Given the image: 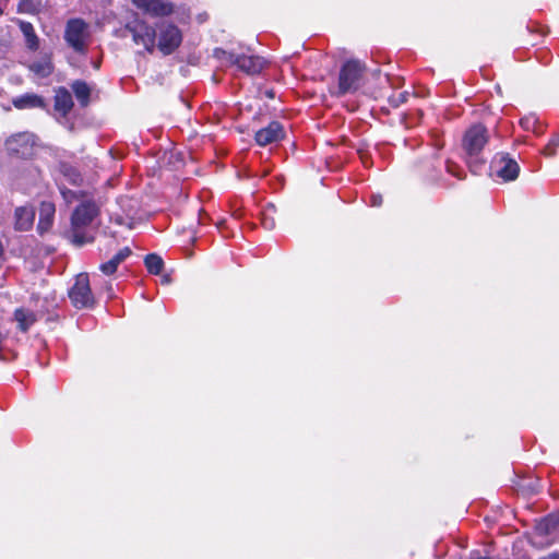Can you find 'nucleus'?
Returning a JSON list of instances; mask_svg holds the SVG:
<instances>
[{"label": "nucleus", "instance_id": "6ab92c4d", "mask_svg": "<svg viewBox=\"0 0 559 559\" xmlns=\"http://www.w3.org/2000/svg\"><path fill=\"white\" fill-rule=\"evenodd\" d=\"M14 318L17 326L22 332H27L28 329L36 322V314L28 309L19 308L14 311Z\"/></svg>", "mask_w": 559, "mask_h": 559}, {"label": "nucleus", "instance_id": "4c0bfd02", "mask_svg": "<svg viewBox=\"0 0 559 559\" xmlns=\"http://www.w3.org/2000/svg\"><path fill=\"white\" fill-rule=\"evenodd\" d=\"M267 96L273 97V93L272 92L267 93Z\"/></svg>", "mask_w": 559, "mask_h": 559}, {"label": "nucleus", "instance_id": "f8f14e48", "mask_svg": "<svg viewBox=\"0 0 559 559\" xmlns=\"http://www.w3.org/2000/svg\"><path fill=\"white\" fill-rule=\"evenodd\" d=\"M55 204L49 201H43L39 206V219L37 229L40 234L46 233L50 229L55 217Z\"/></svg>", "mask_w": 559, "mask_h": 559}, {"label": "nucleus", "instance_id": "2eb2a0df", "mask_svg": "<svg viewBox=\"0 0 559 559\" xmlns=\"http://www.w3.org/2000/svg\"><path fill=\"white\" fill-rule=\"evenodd\" d=\"M132 251L129 247H124L122 249H120L110 260H108L107 262L105 263H102L99 265V270L105 274V275H111L114 274L118 266L127 259L131 255Z\"/></svg>", "mask_w": 559, "mask_h": 559}, {"label": "nucleus", "instance_id": "ddd939ff", "mask_svg": "<svg viewBox=\"0 0 559 559\" xmlns=\"http://www.w3.org/2000/svg\"><path fill=\"white\" fill-rule=\"evenodd\" d=\"M236 66L248 74H257L263 69L264 60L258 56L240 55L236 60Z\"/></svg>", "mask_w": 559, "mask_h": 559}, {"label": "nucleus", "instance_id": "473e14b6", "mask_svg": "<svg viewBox=\"0 0 559 559\" xmlns=\"http://www.w3.org/2000/svg\"><path fill=\"white\" fill-rule=\"evenodd\" d=\"M447 169L450 174H452L453 176L457 177L459 179H462V176L456 171L457 169V166L453 163H448L447 165Z\"/></svg>", "mask_w": 559, "mask_h": 559}, {"label": "nucleus", "instance_id": "cd10ccee", "mask_svg": "<svg viewBox=\"0 0 559 559\" xmlns=\"http://www.w3.org/2000/svg\"><path fill=\"white\" fill-rule=\"evenodd\" d=\"M559 146V134H555L554 138L549 141L546 147L543 150V154L546 156H554L555 148Z\"/></svg>", "mask_w": 559, "mask_h": 559}, {"label": "nucleus", "instance_id": "a878e982", "mask_svg": "<svg viewBox=\"0 0 559 559\" xmlns=\"http://www.w3.org/2000/svg\"><path fill=\"white\" fill-rule=\"evenodd\" d=\"M214 57L225 64L236 66V60L239 58L240 55H236L230 51H226L222 48H215L213 52Z\"/></svg>", "mask_w": 559, "mask_h": 559}, {"label": "nucleus", "instance_id": "6e6552de", "mask_svg": "<svg viewBox=\"0 0 559 559\" xmlns=\"http://www.w3.org/2000/svg\"><path fill=\"white\" fill-rule=\"evenodd\" d=\"M69 297L75 308H88L94 305V296L90 287L87 274L76 276L75 284L69 292Z\"/></svg>", "mask_w": 559, "mask_h": 559}, {"label": "nucleus", "instance_id": "f3484780", "mask_svg": "<svg viewBox=\"0 0 559 559\" xmlns=\"http://www.w3.org/2000/svg\"><path fill=\"white\" fill-rule=\"evenodd\" d=\"M19 27L25 38L26 47L33 51L37 50L39 47V38L35 33L33 24L26 21H20Z\"/></svg>", "mask_w": 559, "mask_h": 559}, {"label": "nucleus", "instance_id": "c756f323", "mask_svg": "<svg viewBox=\"0 0 559 559\" xmlns=\"http://www.w3.org/2000/svg\"><path fill=\"white\" fill-rule=\"evenodd\" d=\"M520 123L524 130L538 132L536 129L537 120L533 116L521 119Z\"/></svg>", "mask_w": 559, "mask_h": 559}, {"label": "nucleus", "instance_id": "9d476101", "mask_svg": "<svg viewBox=\"0 0 559 559\" xmlns=\"http://www.w3.org/2000/svg\"><path fill=\"white\" fill-rule=\"evenodd\" d=\"M133 4L152 16H167L173 13L174 4L168 0H133Z\"/></svg>", "mask_w": 559, "mask_h": 559}, {"label": "nucleus", "instance_id": "b1692460", "mask_svg": "<svg viewBox=\"0 0 559 559\" xmlns=\"http://www.w3.org/2000/svg\"><path fill=\"white\" fill-rule=\"evenodd\" d=\"M147 271L154 275H158L164 269L163 259L156 253H150L144 259Z\"/></svg>", "mask_w": 559, "mask_h": 559}, {"label": "nucleus", "instance_id": "e433bc0d", "mask_svg": "<svg viewBox=\"0 0 559 559\" xmlns=\"http://www.w3.org/2000/svg\"><path fill=\"white\" fill-rule=\"evenodd\" d=\"M163 283H169V277L168 276H164L163 277Z\"/></svg>", "mask_w": 559, "mask_h": 559}, {"label": "nucleus", "instance_id": "1a4fd4ad", "mask_svg": "<svg viewBox=\"0 0 559 559\" xmlns=\"http://www.w3.org/2000/svg\"><path fill=\"white\" fill-rule=\"evenodd\" d=\"M181 41L182 35L176 25L163 23L159 26L157 47L163 55L167 56L173 53L180 46Z\"/></svg>", "mask_w": 559, "mask_h": 559}, {"label": "nucleus", "instance_id": "a211bd4d", "mask_svg": "<svg viewBox=\"0 0 559 559\" xmlns=\"http://www.w3.org/2000/svg\"><path fill=\"white\" fill-rule=\"evenodd\" d=\"M537 530L547 536H551L554 538L559 536V513L549 514L546 516L543 522L538 525Z\"/></svg>", "mask_w": 559, "mask_h": 559}, {"label": "nucleus", "instance_id": "7ed1b4c3", "mask_svg": "<svg viewBox=\"0 0 559 559\" xmlns=\"http://www.w3.org/2000/svg\"><path fill=\"white\" fill-rule=\"evenodd\" d=\"M365 71V66L358 60L346 61L338 74L336 96H343L356 92L360 86V81Z\"/></svg>", "mask_w": 559, "mask_h": 559}, {"label": "nucleus", "instance_id": "412c9836", "mask_svg": "<svg viewBox=\"0 0 559 559\" xmlns=\"http://www.w3.org/2000/svg\"><path fill=\"white\" fill-rule=\"evenodd\" d=\"M13 105L17 109L44 107L45 103L43 97L36 94H25L13 99Z\"/></svg>", "mask_w": 559, "mask_h": 559}, {"label": "nucleus", "instance_id": "4468645a", "mask_svg": "<svg viewBox=\"0 0 559 559\" xmlns=\"http://www.w3.org/2000/svg\"><path fill=\"white\" fill-rule=\"evenodd\" d=\"M15 229L25 231L33 226L35 218V212L32 207L20 206L15 210Z\"/></svg>", "mask_w": 559, "mask_h": 559}, {"label": "nucleus", "instance_id": "20e7f679", "mask_svg": "<svg viewBox=\"0 0 559 559\" xmlns=\"http://www.w3.org/2000/svg\"><path fill=\"white\" fill-rule=\"evenodd\" d=\"M64 40L75 52L84 55L90 39L88 24L82 19H71L66 24Z\"/></svg>", "mask_w": 559, "mask_h": 559}, {"label": "nucleus", "instance_id": "5701e85b", "mask_svg": "<svg viewBox=\"0 0 559 559\" xmlns=\"http://www.w3.org/2000/svg\"><path fill=\"white\" fill-rule=\"evenodd\" d=\"M71 88L82 107H85L90 103L91 88L86 82L76 80L71 84Z\"/></svg>", "mask_w": 559, "mask_h": 559}, {"label": "nucleus", "instance_id": "f257e3e1", "mask_svg": "<svg viewBox=\"0 0 559 559\" xmlns=\"http://www.w3.org/2000/svg\"><path fill=\"white\" fill-rule=\"evenodd\" d=\"M98 214L99 207L94 201H84L75 207L71 216V228L67 233V237L75 247L95 240V229L91 225Z\"/></svg>", "mask_w": 559, "mask_h": 559}, {"label": "nucleus", "instance_id": "4be33fe9", "mask_svg": "<svg viewBox=\"0 0 559 559\" xmlns=\"http://www.w3.org/2000/svg\"><path fill=\"white\" fill-rule=\"evenodd\" d=\"M28 69L38 78H48L53 72V66L48 57L32 62Z\"/></svg>", "mask_w": 559, "mask_h": 559}, {"label": "nucleus", "instance_id": "c85d7f7f", "mask_svg": "<svg viewBox=\"0 0 559 559\" xmlns=\"http://www.w3.org/2000/svg\"><path fill=\"white\" fill-rule=\"evenodd\" d=\"M408 98V93L407 92H402L397 95H392L390 98H389V103L393 106V107H399L401 106L402 104L406 103Z\"/></svg>", "mask_w": 559, "mask_h": 559}, {"label": "nucleus", "instance_id": "f03ea898", "mask_svg": "<svg viewBox=\"0 0 559 559\" xmlns=\"http://www.w3.org/2000/svg\"><path fill=\"white\" fill-rule=\"evenodd\" d=\"M488 140V130L480 123L471 126L463 135L462 148L464 157L474 174H477L485 164V159L480 155Z\"/></svg>", "mask_w": 559, "mask_h": 559}, {"label": "nucleus", "instance_id": "aec40b11", "mask_svg": "<svg viewBox=\"0 0 559 559\" xmlns=\"http://www.w3.org/2000/svg\"><path fill=\"white\" fill-rule=\"evenodd\" d=\"M59 173L62 177L73 186H80L83 181V177L81 173L71 164L66 162H60L58 166Z\"/></svg>", "mask_w": 559, "mask_h": 559}, {"label": "nucleus", "instance_id": "9b49d317", "mask_svg": "<svg viewBox=\"0 0 559 559\" xmlns=\"http://www.w3.org/2000/svg\"><path fill=\"white\" fill-rule=\"evenodd\" d=\"M285 136L283 126L278 121H271L265 128L255 132L254 140L260 146L276 143Z\"/></svg>", "mask_w": 559, "mask_h": 559}, {"label": "nucleus", "instance_id": "2f4dec72", "mask_svg": "<svg viewBox=\"0 0 559 559\" xmlns=\"http://www.w3.org/2000/svg\"><path fill=\"white\" fill-rule=\"evenodd\" d=\"M60 192L68 202L75 198V192L68 190L66 188L60 187Z\"/></svg>", "mask_w": 559, "mask_h": 559}, {"label": "nucleus", "instance_id": "c9c22d12", "mask_svg": "<svg viewBox=\"0 0 559 559\" xmlns=\"http://www.w3.org/2000/svg\"><path fill=\"white\" fill-rule=\"evenodd\" d=\"M8 1H0V15L3 14V9H2V5L5 4Z\"/></svg>", "mask_w": 559, "mask_h": 559}, {"label": "nucleus", "instance_id": "39448f33", "mask_svg": "<svg viewBox=\"0 0 559 559\" xmlns=\"http://www.w3.org/2000/svg\"><path fill=\"white\" fill-rule=\"evenodd\" d=\"M122 36H127L126 33L132 36L135 45H141L148 52H153L155 48L156 31L150 26L145 21L141 20L138 15L127 23L124 26Z\"/></svg>", "mask_w": 559, "mask_h": 559}, {"label": "nucleus", "instance_id": "393cba45", "mask_svg": "<svg viewBox=\"0 0 559 559\" xmlns=\"http://www.w3.org/2000/svg\"><path fill=\"white\" fill-rule=\"evenodd\" d=\"M275 212L276 207L273 204H269L262 212L261 224L266 230H272L275 227Z\"/></svg>", "mask_w": 559, "mask_h": 559}, {"label": "nucleus", "instance_id": "0eeeda50", "mask_svg": "<svg viewBox=\"0 0 559 559\" xmlns=\"http://www.w3.org/2000/svg\"><path fill=\"white\" fill-rule=\"evenodd\" d=\"M519 173V164L507 153H497L490 163V176L501 178L503 181L515 180Z\"/></svg>", "mask_w": 559, "mask_h": 559}, {"label": "nucleus", "instance_id": "7c9ffc66", "mask_svg": "<svg viewBox=\"0 0 559 559\" xmlns=\"http://www.w3.org/2000/svg\"><path fill=\"white\" fill-rule=\"evenodd\" d=\"M112 221L120 226H128L129 228L133 227V217L131 216H123V215H116Z\"/></svg>", "mask_w": 559, "mask_h": 559}, {"label": "nucleus", "instance_id": "72a5a7b5", "mask_svg": "<svg viewBox=\"0 0 559 559\" xmlns=\"http://www.w3.org/2000/svg\"><path fill=\"white\" fill-rule=\"evenodd\" d=\"M382 204V197L381 195H372L371 197V205L372 206H380Z\"/></svg>", "mask_w": 559, "mask_h": 559}, {"label": "nucleus", "instance_id": "dca6fc26", "mask_svg": "<svg viewBox=\"0 0 559 559\" xmlns=\"http://www.w3.org/2000/svg\"><path fill=\"white\" fill-rule=\"evenodd\" d=\"M73 107L71 93L66 87H59L55 95V109L62 115H67Z\"/></svg>", "mask_w": 559, "mask_h": 559}, {"label": "nucleus", "instance_id": "423d86ee", "mask_svg": "<svg viewBox=\"0 0 559 559\" xmlns=\"http://www.w3.org/2000/svg\"><path fill=\"white\" fill-rule=\"evenodd\" d=\"M5 150L9 155L28 158L34 153L35 135L29 132H19L5 140Z\"/></svg>", "mask_w": 559, "mask_h": 559}, {"label": "nucleus", "instance_id": "f704fd0d", "mask_svg": "<svg viewBox=\"0 0 559 559\" xmlns=\"http://www.w3.org/2000/svg\"><path fill=\"white\" fill-rule=\"evenodd\" d=\"M543 559H559V555L555 552V554H551L548 557H545Z\"/></svg>", "mask_w": 559, "mask_h": 559}, {"label": "nucleus", "instance_id": "bb28decb", "mask_svg": "<svg viewBox=\"0 0 559 559\" xmlns=\"http://www.w3.org/2000/svg\"><path fill=\"white\" fill-rule=\"evenodd\" d=\"M17 10L21 13H34L36 11V7L33 0H20Z\"/></svg>", "mask_w": 559, "mask_h": 559}]
</instances>
